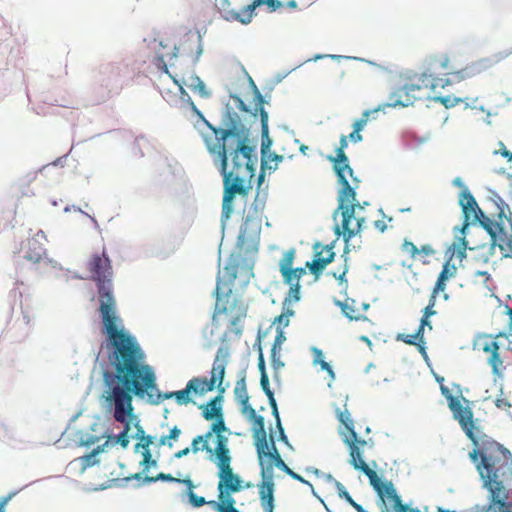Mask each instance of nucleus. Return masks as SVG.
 <instances>
[{"label": "nucleus", "mask_w": 512, "mask_h": 512, "mask_svg": "<svg viewBox=\"0 0 512 512\" xmlns=\"http://www.w3.org/2000/svg\"><path fill=\"white\" fill-rule=\"evenodd\" d=\"M145 360L146 354L133 334L104 338L95 353L94 369L98 367L102 377L101 407L123 424L138 418L133 398L147 399L157 390L155 369Z\"/></svg>", "instance_id": "nucleus-1"}, {"label": "nucleus", "mask_w": 512, "mask_h": 512, "mask_svg": "<svg viewBox=\"0 0 512 512\" xmlns=\"http://www.w3.org/2000/svg\"><path fill=\"white\" fill-rule=\"evenodd\" d=\"M220 142H213L205 137V147L223 182L222 211L220 217L221 240L218 247L217 266L221 264L222 244L227 223L234 213L237 196L246 203L252 179L256 176L258 163V138L252 135L251 124L240 123L221 131Z\"/></svg>", "instance_id": "nucleus-2"}, {"label": "nucleus", "mask_w": 512, "mask_h": 512, "mask_svg": "<svg viewBox=\"0 0 512 512\" xmlns=\"http://www.w3.org/2000/svg\"><path fill=\"white\" fill-rule=\"evenodd\" d=\"M465 436L472 443L468 458L479 475L481 488L488 492L490 506H494L500 498L509 497L505 482L512 476V454L502 444L486 435L482 427Z\"/></svg>", "instance_id": "nucleus-3"}, {"label": "nucleus", "mask_w": 512, "mask_h": 512, "mask_svg": "<svg viewBox=\"0 0 512 512\" xmlns=\"http://www.w3.org/2000/svg\"><path fill=\"white\" fill-rule=\"evenodd\" d=\"M87 269L90 272L89 280L96 287L101 334L104 338L123 336L124 333L132 334L125 328L117 311L113 286V265L105 247L101 253L91 254Z\"/></svg>", "instance_id": "nucleus-4"}, {"label": "nucleus", "mask_w": 512, "mask_h": 512, "mask_svg": "<svg viewBox=\"0 0 512 512\" xmlns=\"http://www.w3.org/2000/svg\"><path fill=\"white\" fill-rule=\"evenodd\" d=\"M179 97L175 99V105L183 112L184 116L193 124L194 128L200 134L203 142L207 136L213 142H220L221 131L228 129L229 126L240 123L242 126L249 125L245 119L240 118V114L234 111L229 100L222 99V108L220 111L221 118L219 125L215 126L210 123L203 112L195 105L189 93L184 86L179 84Z\"/></svg>", "instance_id": "nucleus-5"}, {"label": "nucleus", "mask_w": 512, "mask_h": 512, "mask_svg": "<svg viewBox=\"0 0 512 512\" xmlns=\"http://www.w3.org/2000/svg\"><path fill=\"white\" fill-rule=\"evenodd\" d=\"M127 67L121 63H104L94 77V86L92 88V101L94 104H100L114 95H118L123 88V72Z\"/></svg>", "instance_id": "nucleus-6"}, {"label": "nucleus", "mask_w": 512, "mask_h": 512, "mask_svg": "<svg viewBox=\"0 0 512 512\" xmlns=\"http://www.w3.org/2000/svg\"><path fill=\"white\" fill-rule=\"evenodd\" d=\"M377 499L376 504L381 512H421L419 508L412 507V503H405L398 493L393 482L380 479L378 484L372 486Z\"/></svg>", "instance_id": "nucleus-7"}, {"label": "nucleus", "mask_w": 512, "mask_h": 512, "mask_svg": "<svg viewBox=\"0 0 512 512\" xmlns=\"http://www.w3.org/2000/svg\"><path fill=\"white\" fill-rule=\"evenodd\" d=\"M338 435L341 437L342 442L347 446L349 450V464L357 471L364 473L370 482L371 487L373 485L378 484L380 479H386L384 475L377 476L376 472L371 470L369 466L365 463L364 457V449L363 447L368 444V441L360 438L358 435L356 439H352L348 437L346 432L341 428H338Z\"/></svg>", "instance_id": "nucleus-8"}, {"label": "nucleus", "mask_w": 512, "mask_h": 512, "mask_svg": "<svg viewBox=\"0 0 512 512\" xmlns=\"http://www.w3.org/2000/svg\"><path fill=\"white\" fill-rule=\"evenodd\" d=\"M261 230L262 227L257 222L255 227H250V233L246 235V240L243 248L241 250L235 249L236 252V261L238 267L246 272V275L249 274V277H254L255 274L253 272V268L255 265V257L260 248V239H261Z\"/></svg>", "instance_id": "nucleus-9"}, {"label": "nucleus", "mask_w": 512, "mask_h": 512, "mask_svg": "<svg viewBox=\"0 0 512 512\" xmlns=\"http://www.w3.org/2000/svg\"><path fill=\"white\" fill-rule=\"evenodd\" d=\"M268 198V185L262 191H259V187L256 188V196L251 204L248 214L244 217V222L239 227V232L236 238V248L241 250L245 244L246 235L250 233V227H255V224L261 220L256 219V214L259 210H264L266 201Z\"/></svg>", "instance_id": "nucleus-10"}, {"label": "nucleus", "mask_w": 512, "mask_h": 512, "mask_svg": "<svg viewBox=\"0 0 512 512\" xmlns=\"http://www.w3.org/2000/svg\"><path fill=\"white\" fill-rule=\"evenodd\" d=\"M512 54V49L499 51L491 56L482 57L476 61L468 63L465 67L460 70L453 72V75L457 78V81H463L472 78L482 72L487 71L494 65L498 64L502 60L506 59Z\"/></svg>", "instance_id": "nucleus-11"}, {"label": "nucleus", "mask_w": 512, "mask_h": 512, "mask_svg": "<svg viewBox=\"0 0 512 512\" xmlns=\"http://www.w3.org/2000/svg\"><path fill=\"white\" fill-rule=\"evenodd\" d=\"M221 265L218 266V272L216 275V286L214 291L212 292V296L216 299L214 311L211 316V328L214 330L217 329L220 325L218 315L219 314H227L229 312L228 302L229 298L232 295V289L228 288L226 291H222L221 286L223 283V277L221 275ZM238 298L235 297L232 301L230 310H234L238 305Z\"/></svg>", "instance_id": "nucleus-12"}, {"label": "nucleus", "mask_w": 512, "mask_h": 512, "mask_svg": "<svg viewBox=\"0 0 512 512\" xmlns=\"http://www.w3.org/2000/svg\"><path fill=\"white\" fill-rule=\"evenodd\" d=\"M457 409L451 408L452 417L458 422L464 434H471L472 430H478L480 420L474 418L473 406L474 402L465 398L463 395H458L456 399Z\"/></svg>", "instance_id": "nucleus-13"}, {"label": "nucleus", "mask_w": 512, "mask_h": 512, "mask_svg": "<svg viewBox=\"0 0 512 512\" xmlns=\"http://www.w3.org/2000/svg\"><path fill=\"white\" fill-rule=\"evenodd\" d=\"M257 454L259 474L261 480L257 483L258 494H275L274 466L263 456L262 448L255 449Z\"/></svg>", "instance_id": "nucleus-14"}, {"label": "nucleus", "mask_w": 512, "mask_h": 512, "mask_svg": "<svg viewBox=\"0 0 512 512\" xmlns=\"http://www.w3.org/2000/svg\"><path fill=\"white\" fill-rule=\"evenodd\" d=\"M217 477L219 479L217 485V492H240V483L242 477L233 471L231 463L217 465Z\"/></svg>", "instance_id": "nucleus-15"}, {"label": "nucleus", "mask_w": 512, "mask_h": 512, "mask_svg": "<svg viewBox=\"0 0 512 512\" xmlns=\"http://www.w3.org/2000/svg\"><path fill=\"white\" fill-rule=\"evenodd\" d=\"M174 399L178 405H188L190 403L196 404V402L191 397V391L189 387L186 385L185 388L176 391H167L163 392L157 387V390H154L152 394H149V398L146 399V402L150 405H159L164 400Z\"/></svg>", "instance_id": "nucleus-16"}, {"label": "nucleus", "mask_w": 512, "mask_h": 512, "mask_svg": "<svg viewBox=\"0 0 512 512\" xmlns=\"http://www.w3.org/2000/svg\"><path fill=\"white\" fill-rule=\"evenodd\" d=\"M211 439L215 444V447L212 448L210 446V454L209 457H206V460L215 464V466L232 463L228 437L224 434H217Z\"/></svg>", "instance_id": "nucleus-17"}, {"label": "nucleus", "mask_w": 512, "mask_h": 512, "mask_svg": "<svg viewBox=\"0 0 512 512\" xmlns=\"http://www.w3.org/2000/svg\"><path fill=\"white\" fill-rule=\"evenodd\" d=\"M345 170H334L337 178V184L340 186L337 190V203L338 204H351L356 202L358 185H351L345 175Z\"/></svg>", "instance_id": "nucleus-18"}, {"label": "nucleus", "mask_w": 512, "mask_h": 512, "mask_svg": "<svg viewBox=\"0 0 512 512\" xmlns=\"http://www.w3.org/2000/svg\"><path fill=\"white\" fill-rule=\"evenodd\" d=\"M261 6H266L267 11L273 13L283 7V2L280 0H252L251 3L242 7L243 17H239L240 24H250L252 19L257 15V8Z\"/></svg>", "instance_id": "nucleus-19"}, {"label": "nucleus", "mask_w": 512, "mask_h": 512, "mask_svg": "<svg viewBox=\"0 0 512 512\" xmlns=\"http://www.w3.org/2000/svg\"><path fill=\"white\" fill-rule=\"evenodd\" d=\"M334 235L337 237V239H342L344 242L345 252L351 251V250H359L361 248L360 245L358 246H352L350 244V241L359 235L364 229H365V218L364 217H358L356 219V225L354 228H350V230H339V224H336L335 227L331 228Z\"/></svg>", "instance_id": "nucleus-20"}, {"label": "nucleus", "mask_w": 512, "mask_h": 512, "mask_svg": "<svg viewBox=\"0 0 512 512\" xmlns=\"http://www.w3.org/2000/svg\"><path fill=\"white\" fill-rule=\"evenodd\" d=\"M261 128V146H260V155L261 160H265L268 157H272L273 159H277V161H284V156L277 154L275 151H272V146L274 144L273 139L270 136L269 129V121H260Z\"/></svg>", "instance_id": "nucleus-21"}, {"label": "nucleus", "mask_w": 512, "mask_h": 512, "mask_svg": "<svg viewBox=\"0 0 512 512\" xmlns=\"http://www.w3.org/2000/svg\"><path fill=\"white\" fill-rule=\"evenodd\" d=\"M261 448L265 459H267L275 468L279 469L285 474L290 470V467L282 459L276 446L275 438L272 435L269 441L263 444Z\"/></svg>", "instance_id": "nucleus-22"}, {"label": "nucleus", "mask_w": 512, "mask_h": 512, "mask_svg": "<svg viewBox=\"0 0 512 512\" xmlns=\"http://www.w3.org/2000/svg\"><path fill=\"white\" fill-rule=\"evenodd\" d=\"M271 98L272 96L269 91L265 94H262L260 91L255 92L252 106L253 123L256 120H259V122L269 121V112L266 110L265 105H270Z\"/></svg>", "instance_id": "nucleus-23"}, {"label": "nucleus", "mask_w": 512, "mask_h": 512, "mask_svg": "<svg viewBox=\"0 0 512 512\" xmlns=\"http://www.w3.org/2000/svg\"><path fill=\"white\" fill-rule=\"evenodd\" d=\"M348 148V139L346 135H341L339 140V146L334 149L335 156L329 154L326 156V160H328L332 164V169L334 170H342L349 168V158L345 154V149Z\"/></svg>", "instance_id": "nucleus-24"}, {"label": "nucleus", "mask_w": 512, "mask_h": 512, "mask_svg": "<svg viewBox=\"0 0 512 512\" xmlns=\"http://www.w3.org/2000/svg\"><path fill=\"white\" fill-rule=\"evenodd\" d=\"M223 403L224 396H214L210 398L207 403L199 404L198 408L202 410L201 416L206 421H212L213 419L224 415Z\"/></svg>", "instance_id": "nucleus-25"}, {"label": "nucleus", "mask_w": 512, "mask_h": 512, "mask_svg": "<svg viewBox=\"0 0 512 512\" xmlns=\"http://www.w3.org/2000/svg\"><path fill=\"white\" fill-rule=\"evenodd\" d=\"M458 204L462 210V217H474L482 210L469 189L459 192Z\"/></svg>", "instance_id": "nucleus-26"}, {"label": "nucleus", "mask_w": 512, "mask_h": 512, "mask_svg": "<svg viewBox=\"0 0 512 512\" xmlns=\"http://www.w3.org/2000/svg\"><path fill=\"white\" fill-rule=\"evenodd\" d=\"M229 356L230 350L228 345H220L217 349L212 366V373L217 375L218 382L220 383H223L224 381Z\"/></svg>", "instance_id": "nucleus-27"}, {"label": "nucleus", "mask_w": 512, "mask_h": 512, "mask_svg": "<svg viewBox=\"0 0 512 512\" xmlns=\"http://www.w3.org/2000/svg\"><path fill=\"white\" fill-rule=\"evenodd\" d=\"M333 406H334L335 417L338 420V422L340 423L339 428L344 430L346 432V434L348 435V437H350L352 439H356L358 433L355 431L354 420L351 418V414H350L349 410L345 407V409L342 411L337 406L336 403H333Z\"/></svg>", "instance_id": "nucleus-28"}, {"label": "nucleus", "mask_w": 512, "mask_h": 512, "mask_svg": "<svg viewBox=\"0 0 512 512\" xmlns=\"http://www.w3.org/2000/svg\"><path fill=\"white\" fill-rule=\"evenodd\" d=\"M252 424V433L255 449L261 448V446L269 441L265 430V418L257 414L252 420H249Z\"/></svg>", "instance_id": "nucleus-29"}, {"label": "nucleus", "mask_w": 512, "mask_h": 512, "mask_svg": "<svg viewBox=\"0 0 512 512\" xmlns=\"http://www.w3.org/2000/svg\"><path fill=\"white\" fill-rule=\"evenodd\" d=\"M214 5L223 20L240 23L239 17H243L242 8L239 11L230 8V0H215Z\"/></svg>", "instance_id": "nucleus-30"}, {"label": "nucleus", "mask_w": 512, "mask_h": 512, "mask_svg": "<svg viewBox=\"0 0 512 512\" xmlns=\"http://www.w3.org/2000/svg\"><path fill=\"white\" fill-rule=\"evenodd\" d=\"M130 423L124 424L123 430L119 433L115 434L111 430L107 429L101 437L109 438L112 446L119 445L123 449H126L130 443V434H128L130 430Z\"/></svg>", "instance_id": "nucleus-31"}, {"label": "nucleus", "mask_w": 512, "mask_h": 512, "mask_svg": "<svg viewBox=\"0 0 512 512\" xmlns=\"http://www.w3.org/2000/svg\"><path fill=\"white\" fill-rule=\"evenodd\" d=\"M189 80L186 86L192 90L195 94H198L203 99H209L212 97V91L207 88L205 82L197 75L196 70L191 69Z\"/></svg>", "instance_id": "nucleus-32"}, {"label": "nucleus", "mask_w": 512, "mask_h": 512, "mask_svg": "<svg viewBox=\"0 0 512 512\" xmlns=\"http://www.w3.org/2000/svg\"><path fill=\"white\" fill-rule=\"evenodd\" d=\"M457 274V266L456 265H448L442 264V269L437 276L435 285L433 289H435V293L444 292L447 282L455 277Z\"/></svg>", "instance_id": "nucleus-33"}, {"label": "nucleus", "mask_w": 512, "mask_h": 512, "mask_svg": "<svg viewBox=\"0 0 512 512\" xmlns=\"http://www.w3.org/2000/svg\"><path fill=\"white\" fill-rule=\"evenodd\" d=\"M229 98L233 100L234 106L233 109H237L239 112L243 113V117L240 116L241 119H245L248 124H251L253 127V119H252V106L250 104H247L240 94L237 92L228 90Z\"/></svg>", "instance_id": "nucleus-34"}, {"label": "nucleus", "mask_w": 512, "mask_h": 512, "mask_svg": "<svg viewBox=\"0 0 512 512\" xmlns=\"http://www.w3.org/2000/svg\"><path fill=\"white\" fill-rule=\"evenodd\" d=\"M355 300L352 298H346L345 302L340 301L336 297L333 298V304L341 309L342 314L348 318L350 321H368L370 322V319L364 315V314H358V315H351L349 312H354V306Z\"/></svg>", "instance_id": "nucleus-35"}, {"label": "nucleus", "mask_w": 512, "mask_h": 512, "mask_svg": "<svg viewBox=\"0 0 512 512\" xmlns=\"http://www.w3.org/2000/svg\"><path fill=\"white\" fill-rule=\"evenodd\" d=\"M473 221L475 225H479L484 229L489 236H491L495 230L504 223V221H496L489 218L483 210L474 215Z\"/></svg>", "instance_id": "nucleus-36"}, {"label": "nucleus", "mask_w": 512, "mask_h": 512, "mask_svg": "<svg viewBox=\"0 0 512 512\" xmlns=\"http://www.w3.org/2000/svg\"><path fill=\"white\" fill-rule=\"evenodd\" d=\"M245 369H240L237 372V381L234 388V396L237 403L243 404L249 400V395L247 392V383H246Z\"/></svg>", "instance_id": "nucleus-37"}, {"label": "nucleus", "mask_w": 512, "mask_h": 512, "mask_svg": "<svg viewBox=\"0 0 512 512\" xmlns=\"http://www.w3.org/2000/svg\"><path fill=\"white\" fill-rule=\"evenodd\" d=\"M490 505V500H488L486 505H475V512H512V501L509 500V497H504V499L500 498L496 501L494 506Z\"/></svg>", "instance_id": "nucleus-38"}, {"label": "nucleus", "mask_w": 512, "mask_h": 512, "mask_svg": "<svg viewBox=\"0 0 512 512\" xmlns=\"http://www.w3.org/2000/svg\"><path fill=\"white\" fill-rule=\"evenodd\" d=\"M46 254V249L36 239H30L27 243V250L24 254V259L32 263H38L42 256Z\"/></svg>", "instance_id": "nucleus-39"}, {"label": "nucleus", "mask_w": 512, "mask_h": 512, "mask_svg": "<svg viewBox=\"0 0 512 512\" xmlns=\"http://www.w3.org/2000/svg\"><path fill=\"white\" fill-rule=\"evenodd\" d=\"M211 438H209L206 433L204 434H198L195 437H193L191 441V445L189 446V450L193 454H197L199 452H205L206 457H209L210 454V443L209 441Z\"/></svg>", "instance_id": "nucleus-40"}, {"label": "nucleus", "mask_w": 512, "mask_h": 512, "mask_svg": "<svg viewBox=\"0 0 512 512\" xmlns=\"http://www.w3.org/2000/svg\"><path fill=\"white\" fill-rule=\"evenodd\" d=\"M165 482V483H177V482H180V479L179 478H176L174 477L173 475L171 474H168V473H164V472H159L156 476H144V479L142 482L140 483H135L133 485V487L135 489H138L142 486H145V485H150V484H153L155 482Z\"/></svg>", "instance_id": "nucleus-41"}, {"label": "nucleus", "mask_w": 512, "mask_h": 512, "mask_svg": "<svg viewBox=\"0 0 512 512\" xmlns=\"http://www.w3.org/2000/svg\"><path fill=\"white\" fill-rule=\"evenodd\" d=\"M207 33V27L203 26L202 28H195V33L189 29L185 35H184V41L185 43L191 42L196 35V42L197 45L199 43H203V37ZM193 49L191 46H187L186 44L183 45V54L191 55Z\"/></svg>", "instance_id": "nucleus-42"}, {"label": "nucleus", "mask_w": 512, "mask_h": 512, "mask_svg": "<svg viewBox=\"0 0 512 512\" xmlns=\"http://www.w3.org/2000/svg\"><path fill=\"white\" fill-rule=\"evenodd\" d=\"M428 101H434L442 104L446 109L455 107L457 104L468 100V98H461L454 95H428L426 98Z\"/></svg>", "instance_id": "nucleus-43"}, {"label": "nucleus", "mask_w": 512, "mask_h": 512, "mask_svg": "<svg viewBox=\"0 0 512 512\" xmlns=\"http://www.w3.org/2000/svg\"><path fill=\"white\" fill-rule=\"evenodd\" d=\"M306 275V267H291L281 272L283 283H297L301 284L300 280Z\"/></svg>", "instance_id": "nucleus-44"}, {"label": "nucleus", "mask_w": 512, "mask_h": 512, "mask_svg": "<svg viewBox=\"0 0 512 512\" xmlns=\"http://www.w3.org/2000/svg\"><path fill=\"white\" fill-rule=\"evenodd\" d=\"M211 422L212 423L210 424L209 429L205 432L209 438H212L217 434H223L225 432L231 434V430L225 424L224 415L213 419Z\"/></svg>", "instance_id": "nucleus-45"}, {"label": "nucleus", "mask_w": 512, "mask_h": 512, "mask_svg": "<svg viewBox=\"0 0 512 512\" xmlns=\"http://www.w3.org/2000/svg\"><path fill=\"white\" fill-rule=\"evenodd\" d=\"M284 284L289 286V290L283 300V305L290 306L292 303L299 302L302 298L301 284H297V283H284Z\"/></svg>", "instance_id": "nucleus-46"}, {"label": "nucleus", "mask_w": 512, "mask_h": 512, "mask_svg": "<svg viewBox=\"0 0 512 512\" xmlns=\"http://www.w3.org/2000/svg\"><path fill=\"white\" fill-rule=\"evenodd\" d=\"M76 461H79L81 464L80 474H83L88 468L100 464L99 456L95 454L92 450L78 457Z\"/></svg>", "instance_id": "nucleus-47"}, {"label": "nucleus", "mask_w": 512, "mask_h": 512, "mask_svg": "<svg viewBox=\"0 0 512 512\" xmlns=\"http://www.w3.org/2000/svg\"><path fill=\"white\" fill-rule=\"evenodd\" d=\"M206 382H204V377L197 376L191 378L187 382V386L189 387L191 394H194L197 397L204 396L207 393V388L204 386Z\"/></svg>", "instance_id": "nucleus-48"}, {"label": "nucleus", "mask_w": 512, "mask_h": 512, "mask_svg": "<svg viewBox=\"0 0 512 512\" xmlns=\"http://www.w3.org/2000/svg\"><path fill=\"white\" fill-rule=\"evenodd\" d=\"M21 314H22V321L19 323L21 332L19 334L11 336L14 339V341H17V342H21L24 339H26V337L30 333V317L22 309H21Z\"/></svg>", "instance_id": "nucleus-49"}, {"label": "nucleus", "mask_w": 512, "mask_h": 512, "mask_svg": "<svg viewBox=\"0 0 512 512\" xmlns=\"http://www.w3.org/2000/svg\"><path fill=\"white\" fill-rule=\"evenodd\" d=\"M75 435L80 436L77 446L85 448H89L90 446L99 442L100 439L102 438L101 435L97 436L89 433H84L82 430H76Z\"/></svg>", "instance_id": "nucleus-50"}, {"label": "nucleus", "mask_w": 512, "mask_h": 512, "mask_svg": "<svg viewBox=\"0 0 512 512\" xmlns=\"http://www.w3.org/2000/svg\"><path fill=\"white\" fill-rule=\"evenodd\" d=\"M295 258H296V249L295 248L292 247V248L286 250L283 253L282 258L280 259V261L278 263V267H279L280 273L282 271H285V270L290 269L291 267H293V263L295 261Z\"/></svg>", "instance_id": "nucleus-51"}, {"label": "nucleus", "mask_w": 512, "mask_h": 512, "mask_svg": "<svg viewBox=\"0 0 512 512\" xmlns=\"http://www.w3.org/2000/svg\"><path fill=\"white\" fill-rule=\"evenodd\" d=\"M181 502L189 504L192 508H201L206 505L207 500L205 497L199 496L193 491L186 495H181Z\"/></svg>", "instance_id": "nucleus-52"}, {"label": "nucleus", "mask_w": 512, "mask_h": 512, "mask_svg": "<svg viewBox=\"0 0 512 512\" xmlns=\"http://www.w3.org/2000/svg\"><path fill=\"white\" fill-rule=\"evenodd\" d=\"M454 240L456 244V258L462 262L467 257V250L471 248L469 246V242L467 239L459 238L458 235H454Z\"/></svg>", "instance_id": "nucleus-53"}, {"label": "nucleus", "mask_w": 512, "mask_h": 512, "mask_svg": "<svg viewBox=\"0 0 512 512\" xmlns=\"http://www.w3.org/2000/svg\"><path fill=\"white\" fill-rule=\"evenodd\" d=\"M281 348L271 347L270 363L273 370H281L285 367L284 361L281 360Z\"/></svg>", "instance_id": "nucleus-54"}, {"label": "nucleus", "mask_w": 512, "mask_h": 512, "mask_svg": "<svg viewBox=\"0 0 512 512\" xmlns=\"http://www.w3.org/2000/svg\"><path fill=\"white\" fill-rule=\"evenodd\" d=\"M260 506L263 512H274L276 508L275 494L259 495Z\"/></svg>", "instance_id": "nucleus-55"}, {"label": "nucleus", "mask_w": 512, "mask_h": 512, "mask_svg": "<svg viewBox=\"0 0 512 512\" xmlns=\"http://www.w3.org/2000/svg\"><path fill=\"white\" fill-rule=\"evenodd\" d=\"M0 440L4 442L17 441L15 436V429L3 421L0 422Z\"/></svg>", "instance_id": "nucleus-56"}, {"label": "nucleus", "mask_w": 512, "mask_h": 512, "mask_svg": "<svg viewBox=\"0 0 512 512\" xmlns=\"http://www.w3.org/2000/svg\"><path fill=\"white\" fill-rule=\"evenodd\" d=\"M213 335L214 329L210 328L209 324H206L201 331V336L204 340L202 344L204 350H210L214 346L215 342L212 339Z\"/></svg>", "instance_id": "nucleus-57"}, {"label": "nucleus", "mask_w": 512, "mask_h": 512, "mask_svg": "<svg viewBox=\"0 0 512 512\" xmlns=\"http://www.w3.org/2000/svg\"><path fill=\"white\" fill-rule=\"evenodd\" d=\"M475 226L473 219L471 220V217H463V222L461 226H455L453 228V232L455 235H458L459 238L466 239L468 233H469V227Z\"/></svg>", "instance_id": "nucleus-58"}, {"label": "nucleus", "mask_w": 512, "mask_h": 512, "mask_svg": "<svg viewBox=\"0 0 512 512\" xmlns=\"http://www.w3.org/2000/svg\"><path fill=\"white\" fill-rule=\"evenodd\" d=\"M487 364L491 367L494 376H500V366H502L503 360L499 352L490 354L487 358Z\"/></svg>", "instance_id": "nucleus-59"}, {"label": "nucleus", "mask_w": 512, "mask_h": 512, "mask_svg": "<svg viewBox=\"0 0 512 512\" xmlns=\"http://www.w3.org/2000/svg\"><path fill=\"white\" fill-rule=\"evenodd\" d=\"M234 493L230 492H218V499L221 501L222 505L226 508L227 511H233V509H237L235 507L236 501L233 497Z\"/></svg>", "instance_id": "nucleus-60"}, {"label": "nucleus", "mask_w": 512, "mask_h": 512, "mask_svg": "<svg viewBox=\"0 0 512 512\" xmlns=\"http://www.w3.org/2000/svg\"><path fill=\"white\" fill-rule=\"evenodd\" d=\"M439 388H440L441 395L447 401V405H448L449 410L451 408L457 409L456 399L458 398V395H453L451 393L450 389L446 385H444V383L439 384Z\"/></svg>", "instance_id": "nucleus-61"}, {"label": "nucleus", "mask_w": 512, "mask_h": 512, "mask_svg": "<svg viewBox=\"0 0 512 512\" xmlns=\"http://www.w3.org/2000/svg\"><path fill=\"white\" fill-rule=\"evenodd\" d=\"M326 275L332 276L334 279H336L338 285L341 287L340 294L347 297V290H348L347 277L344 276V274H338L336 271H328V272H326Z\"/></svg>", "instance_id": "nucleus-62"}, {"label": "nucleus", "mask_w": 512, "mask_h": 512, "mask_svg": "<svg viewBox=\"0 0 512 512\" xmlns=\"http://www.w3.org/2000/svg\"><path fill=\"white\" fill-rule=\"evenodd\" d=\"M146 142V138L142 134L135 137L131 148L133 156L137 158H142L144 156L143 145Z\"/></svg>", "instance_id": "nucleus-63"}, {"label": "nucleus", "mask_w": 512, "mask_h": 512, "mask_svg": "<svg viewBox=\"0 0 512 512\" xmlns=\"http://www.w3.org/2000/svg\"><path fill=\"white\" fill-rule=\"evenodd\" d=\"M306 270H309V273L313 275L314 281H318L323 274L324 270L326 269V266L323 265L321 262L319 263H310V261H307L305 263Z\"/></svg>", "instance_id": "nucleus-64"}]
</instances>
